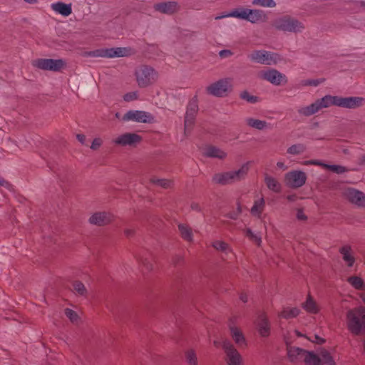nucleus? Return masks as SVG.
<instances>
[{
    "mask_svg": "<svg viewBox=\"0 0 365 365\" xmlns=\"http://www.w3.org/2000/svg\"><path fill=\"white\" fill-rule=\"evenodd\" d=\"M338 96L326 95L321 98L317 99L312 103L300 107L297 112L304 117L311 116L323 108H327L331 106H337Z\"/></svg>",
    "mask_w": 365,
    "mask_h": 365,
    "instance_id": "f257e3e1",
    "label": "nucleus"
},
{
    "mask_svg": "<svg viewBox=\"0 0 365 365\" xmlns=\"http://www.w3.org/2000/svg\"><path fill=\"white\" fill-rule=\"evenodd\" d=\"M250 162L244 163L237 170L216 173L212 177V182L225 185L244 180L250 170Z\"/></svg>",
    "mask_w": 365,
    "mask_h": 365,
    "instance_id": "f03ea898",
    "label": "nucleus"
},
{
    "mask_svg": "<svg viewBox=\"0 0 365 365\" xmlns=\"http://www.w3.org/2000/svg\"><path fill=\"white\" fill-rule=\"evenodd\" d=\"M272 25L277 31L288 33H301L305 28L302 22L290 15L278 16Z\"/></svg>",
    "mask_w": 365,
    "mask_h": 365,
    "instance_id": "7ed1b4c3",
    "label": "nucleus"
},
{
    "mask_svg": "<svg viewBox=\"0 0 365 365\" xmlns=\"http://www.w3.org/2000/svg\"><path fill=\"white\" fill-rule=\"evenodd\" d=\"M346 324L351 334L359 335L365 329V309L359 307L349 309L346 313Z\"/></svg>",
    "mask_w": 365,
    "mask_h": 365,
    "instance_id": "20e7f679",
    "label": "nucleus"
},
{
    "mask_svg": "<svg viewBox=\"0 0 365 365\" xmlns=\"http://www.w3.org/2000/svg\"><path fill=\"white\" fill-rule=\"evenodd\" d=\"M135 76L138 86L146 88L158 81L159 74L153 67L142 65L135 69Z\"/></svg>",
    "mask_w": 365,
    "mask_h": 365,
    "instance_id": "39448f33",
    "label": "nucleus"
},
{
    "mask_svg": "<svg viewBox=\"0 0 365 365\" xmlns=\"http://www.w3.org/2000/svg\"><path fill=\"white\" fill-rule=\"evenodd\" d=\"M130 55V49L125 47L105 48L86 52L85 56L101 58H119Z\"/></svg>",
    "mask_w": 365,
    "mask_h": 365,
    "instance_id": "423d86ee",
    "label": "nucleus"
},
{
    "mask_svg": "<svg viewBox=\"0 0 365 365\" xmlns=\"http://www.w3.org/2000/svg\"><path fill=\"white\" fill-rule=\"evenodd\" d=\"M232 79L224 78L211 83L206 90L209 94L215 97H225L232 91Z\"/></svg>",
    "mask_w": 365,
    "mask_h": 365,
    "instance_id": "0eeeda50",
    "label": "nucleus"
},
{
    "mask_svg": "<svg viewBox=\"0 0 365 365\" xmlns=\"http://www.w3.org/2000/svg\"><path fill=\"white\" fill-rule=\"evenodd\" d=\"M238 19L252 24H259L266 22L268 16L263 10L240 7L238 8Z\"/></svg>",
    "mask_w": 365,
    "mask_h": 365,
    "instance_id": "6e6552de",
    "label": "nucleus"
},
{
    "mask_svg": "<svg viewBox=\"0 0 365 365\" xmlns=\"http://www.w3.org/2000/svg\"><path fill=\"white\" fill-rule=\"evenodd\" d=\"M259 78L274 86H283L287 83L288 78L284 73L274 68H266L258 73Z\"/></svg>",
    "mask_w": 365,
    "mask_h": 365,
    "instance_id": "1a4fd4ad",
    "label": "nucleus"
},
{
    "mask_svg": "<svg viewBox=\"0 0 365 365\" xmlns=\"http://www.w3.org/2000/svg\"><path fill=\"white\" fill-rule=\"evenodd\" d=\"M250 61L260 64L271 66L276 64L277 55L264 50H256L248 55Z\"/></svg>",
    "mask_w": 365,
    "mask_h": 365,
    "instance_id": "9d476101",
    "label": "nucleus"
},
{
    "mask_svg": "<svg viewBox=\"0 0 365 365\" xmlns=\"http://www.w3.org/2000/svg\"><path fill=\"white\" fill-rule=\"evenodd\" d=\"M198 111V106L196 100L190 101L184 120V134L189 135L192 134V130L195 125V120Z\"/></svg>",
    "mask_w": 365,
    "mask_h": 365,
    "instance_id": "9b49d317",
    "label": "nucleus"
},
{
    "mask_svg": "<svg viewBox=\"0 0 365 365\" xmlns=\"http://www.w3.org/2000/svg\"><path fill=\"white\" fill-rule=\"evenodd\" d=\"M33 66L42 69L52 71H58L62 69L65 63L61 59L38 58L32 63Z\"/></svg>",
    "mask_w": 365,
    "mask_h": 365,
    "instance_id": "f8f14e48",
    "label": "nucleus"
},
{
    "mask_svg": "<svg viewBox=\"0 0 365 365\" xmlns=\"http://www.w3.org/2000/svg\"><path fill=\"white\" fill-rule=\"evenodd\" d=\"M222 346L225 352L228 365H240L242 364V357L240 353L230 341H223Z\"/></svg>",
    "mask_w": 365,
    "mask_h": 365,
    "instance_id": "ddd939ff",
    "label": "nucleus"
},
{
    "mask_svg": "<svg viewBox=\"0 0 365 365\" xmlns=\"http://www.w3.org/2000/svg\"><path fill=\"white\" fill-rule=\"evenodd\" d=\"M121 120L147 123L153 122L154 118L150 113L143 110H129L122 117Z\"/></svg>",
    "mask_w": 365,
    "mask_h": 365,
    "instance_id": "4468645a",
    "label": "nucleus"
},
{
    "mask_svg": "<svg viewBox=\"0 0 365 365\" xmlns=\"http://www.w3.org/2000/svg\"><path fill=\"white\" fill-rule=\"evenodd\" d=\"M307 180L305 173L300 170H294L285 175V182L291 188H299L302 187Z\"/></svg>",
    "mask_w": 365,
    "mask_h": 365,
    "instance_id": "2eb2a0df",
    "label": "nucleus"
},
{
    "mask_svg": "<svg viewBox=\"0 0 365 365\" xmlns=\"http://www.w3.org/2000/svg\"><path fill=\"white\" fill-rule=\"evenodd\" d=\"M365 105V98L359 96L342 97L338 96L337 107L356 109Z\"/></svg>",
    "mask_w": 365,
    "mask_h": 365,
    "instance_id": "dca6fc26",
    "label": "nucleus"
},
{
    "mask_svg": "<svg viewBox=\"0 0 365 365\" xmlns=\"http://www.w3.org/2000/svg\"><path fill=\"white\" fill-rule=\"evenodd\" d=\"M344 196L356 206L365 207V194L363 192L354 188H347L344 191Z\"/></svg>",
    "mask_w": 365,
    "mask_h": 365,
    "instance_id": "f3484780",
    "label": "nucleus"
},
{
    "mask_svg": "<svg viewBox=\"0 0 365 365\" xmlns=\"http://www.w3.org/2000/svg\"><path fill=\"white\" fill-rule=\"evenodd\" d=\"M88 221L91 225L105 226L113 221V215L107 212H97L90 217Z\"/></svg>",
    "mask_w": 365,
    "mask_h": 365,
    "instance_id": "a211bd4d",
    "label": "nucleus"
},
{
    "mask_svg": "<svg viewBox=\"0 0 365 365\" xmlns=\"http://www.w3.org/2000/svg\"><path fill=\"white\" fill-rule=\"evenodd\" d=\"M255 324L261 336L267 337L269 335L270 324L264 313H261L258 315Z\"/></svg>",
    "mask_w": 365,
    "mask_h": 365,
    "instance_id": "6ab92c4d",
    "label": "nucleus"
},
{
    "mask_svg": "<svg viewBox=\"0 0 365 365\" xmlns=\"http://www.w3.org/2000/svg\"><path fill=\"white\" fill-rule=\"evenodd\" d=\"M154 9L162 14H172L179 10V5L176 1H165L157 3L153 6Z\"/></svg>",
    "mask_w": 365,
    "mask_h": 365,
    "instance_id": "aec40b11",
    "label": "nucleus"
},
{
    "mask_svg": "<svg viewBox=\"0 0 365 365\" xmlns=\"http://www.w3.org/2000/svg\"><path fill=\"white\" fill-rule=\"evenodd\" d=\"M287 356L289 361L292 363H296L303 361L307 350L299 347L292 346L289 345L288 341H286Z\"/></svg>",
    "mask_w": 365,
    "mask_h": 365,
    "instance_id": "412c9836",
    "label": "nucleus"
},
{
    "mask_svg": "<svg viewBox=\"0 0 365 365\" xmlns=\"http://www.w3.org/2000/svg\"><path fill=\"white\" fill-rule=\"evenodd\" d=\"M51 9L56 14L63 16H68L72 13L71 4H65L61 1L55 2L51 4Z\"/></svg>",
    "mask_w": 365,
    "mask_h": 365,
    "instance_id": "4be33fe9",
    "label": "nucleus"
},
{
    "mask_svg": "<svg viewBox=\"0 0 365 365\" xmlns=\"http://www.w3.org/2000/svg\"><path fill=\"white\" fill-rule=\"evenodd\" d=\"M203 154L207 157L218 159H224L227 155L223 150L213 145H207L204 148Z\"/></svg>",
    "mask_w": 365,
    "mask_h": 365,
    "instance_id": "5701e85b",
    "label": "nucleus"
},
{
    "mask_svg": "<svg viewBox=\"0 0 365 365\" xmlns=\"http://www.w3.org/2000/svg\"><path fill=\"white\" fill-rule=\"evenodd\" d=\"M229 328L230 330V334L235 342L239 346L245 344V339L242 332L237 327L233 326L231 323L229 324Z\"/></svg>",
    "mask_w": 365,
    "mask_h": 365,
    "instance_id": "b1692460",
    "label": "nucleus"
},
{
    "mask_svg": "<svg viewBox=\"0 0 365 365\" xmlns=\"http://www.w3.org/2000/svg\"><path fill=\"white\" fill-rule=\"evenodd\" d=\"M246 123L249 126L257 130H268L272 128L270 123L252 118H247Z\"/></svg>",
    "mask_w": 365,
    "mask_h": 365,
    "instance_id": "393cba45",
    "label": "nucleus"
},
{
    "mask_svg": "<svg viewBox=\"0 0 365 365\" xmlns=\"http://www.w3.org/2000/svg\"><path fill=\"white\" fill-rule=\"evenodd\" d=\"M339 252L342 255L343 259L346 262L347 265L352 267L355 262V258L351 254V247L345 245L340 248Z\"/></svg>",
    "mask_w": 365,
    "mask_h": 365,
    "instance_id": "a878e982",
    "label": "nucleus"
},
{
    "mask_svg": "<svg viewBox=\"0 0 365 365\" xmlns=\"http://www.w3.org/2000/svg\"><path fill=\"white\" fill-rule=\"evenodd\" d=\"M264 182L270 190L274 192H279L281 191L280 183L275 178L268 174H264Z\"/></svg>",
    "mask_w": 365,
    "mask_h": 365,
    "instance_id": "bb28decb",
    "label": "nucleus"
},
{
    "mask_svg": "<svg viewBox=\"0 0 365 365\" xmlns=\"http://www.w3.org/2000/svg\"><path fill=\"white\" fill-rule=\"evenodd\" d=\"M303 361L306 365H321V359L312 351H307Z\"/></svg>",
    "mask_w": 365,
    "mask_h": 365,
    "instance_id": "cd10ccee",
    "label": "nucleus"
},
{
    "mask_svg": "<svg viewBox=\"0 0 365 365\" xmlns=\"http://www.w3.org/2000/svg\"><path fill=\"white\" fill-rule=\"evenodd\" d=\"M265 205L264 199L261 197L260 199L255 200L254 205L251 208V213L255 216L259 217L262 214Z\"/></svg>",
    "mask_w": 365,
    "mask_h": 365,
    "instance_id": "c85d7f7f",
    "label": "nucleus"
},
{
    "mask_svg": "<svg viewBox=\"0 0 365 365\" xmlns=\"http://www.w3.org/2000/svg\"><path fill=\"white\" fill-rule=\"evenodd\" d=\"M78 141L82 144L86 146H88L90 143L91 148L93 150H97L103 143L102 138H93V141H91V138H78Z\"/></svg>",
    "mask_w": 365,
    "mask_h": 365,
    "instance_id": "c756f323",
    "label": "nucleus"
},
{
    "mask_svg": "<svg viewBox=\"0 0 365 365\" xmlns=\"http://www.w3.org/2000/svg\"><path fill=\"white\" fill-rule=\"evenodd\" d=\"M178 229L182 237L189 242L192 241V232L190 227L184 224H180Z\"/></svg>",
    "mask_w": 365,
    "mask_h": 365,
    "instance_id": "7c9ffc66",
    "label": "nucleus"
},
{
    "mask_svg": "<svg viewBox=\"0 0 365 365\" xmlns=\"http://www.w3.org/2000/svg\"><path fill=\"white\" fill-rule=\"evenodd\" d=\"M140 140L141 138H116L115 143L123 146L135 147L140 143Z\"/></svg>",
    "mask_w": 365,
    "mask_h": 365,
    "instance_id": "2f4dec72",
    "label": "nucleus"
},
{
    "mask_svg": "<svg viewBox=\"0 0 365 365\" xmlns=\"http://www.w3.org/2000/svg\"><path fill=\"white\" fill-rule=\"evenodd\" d=\"M299 312V309L296 307L292 309L286 308L279 314V317L284 319H291L298 316Z\"/></svg>",
    "mask_w": 365,
    "mask_h": 365,
    "instance_id": "473e14b6",
    "label": "nucleus"
},
{
    "mask_svg": "<svg viewBox=\"0 0 365 365\" xmlns=\"http://www.w3.org/2000/svg\"><path fill=\"white\" fill-rule=\"evenodd\" d=\"M319 356L321 359V364L334 365V359L328 351L325 349L322 350Z\"/></svg>",
    "mask_w": 365,
    "mask_h": 365,
    "instance_id": "72a5a7b5",
    "label": "nucleus"
},
{
    "mask_svg": "<svg viewBox=\"0 0 365 365\" xmlns=\"http://www.w3.org/2000/svg\"><path fill=\"white\" fill-rule=\"evenodd\" d=\"M252 5L264 8H274L276 2L274 0H252Z\"/></svg>",
    "mask_w": 365,
    "mask_h": 365,
    "instance_id": "f704fd0d",
    "label": "nucleus"
},
{
    "mask_svg": "<svg viewBox=\"0 0 365 365\" xmlns=\"http://www.w3.org/2000/svg\"><path fill=\"white\" fill-rule=\"evenodd\" d=\"M150 182L158 186H160L163 188H169L172 185V181L167 179H158L156 178H150Z\"/></svg>",
    "mask_w": 365,
    "mask_h": 365,
    "instance_id": "c9c22d12",
    "label": "nucleus"
},
{
    "mask_svg": "<svg viewBox=\"0 0 365 365\" xmlns=\"http://www.w3.org/2000/svg\"><path fill=\"white\" fill-rule=\"evenodd\" d=\"M306 150V147L303 144H295L289 147L287 153L292 155H299L303 153Z\"/></svg>",
    "mask_w": 365,
    "mask_h": 365,
    "instance_id": "e433bc0d",
    "label": "nucleus"
},
{
    "mask_svg": "<svg viewBox=\"0 0 365 365\" xmlns=\"http://www.w3.org/2000/svg\"><path fill=\"white\" fill-rule=\"evenodd\" d=\"M73 291L81 295V296H84L87 293V290L84 286V284L80 282V281H75L73 283Z\"/></svg>",
    "mask_w": 365,
    "mask_h": 365,
    "instance_id": "4c0bfd02",
    "label": "nucleus"
},
{
    "mask_svg": "<svg viewBox=\"0 0 365 365\" xmlns=\"http://www.w3.org/2000/svg\"><path fill=\"white\" fill-rule=\"evenodd\" d=\"M185 359L190 365H197V359L193 349L187 350L185 352Z\"/></svg>",
    "mask_w": 365,
    "mask_h": 365,
    "instance_id": "58836bf2",
    "label": "nucleus"
},
{
    "mask_svg": "<svg viewBox=\"0 0 365 365\" xmlns=\"http://www.w3.org/2000/svg\"><path fill=\"white\" fill-rule=\"evenodd\" d=\"M303 307L307 312H309L312 313H316L317 312L316 304L310 296H309L306 302L303 304Z\"/></svg>",
    "mask_w": 365,
    "mask_h": 365,
    "instance_id": "ea45409f",
    "label": "nucleus"
},
{
    "mask_svg": "<svg viewBox=\"0 0 365 365\" xmlns=\"http://www.w3.org/2000/svg\"><path fill=\"white\" fill-rule=\"evenodd\" d=\"M18 140H16L14 138H7V142L9 144L14 145L19 148L27 147L29 142L26 140V138H18Z\"/></svg>",
    "mask_w": 365,
    "mask_h": 365,
    "instance_id": "a19ab883",
    "label": "nucleus"
},
{
    "mask_svg": "<svg viewBox=\"0 0 365 365\" xmlns=\"http://www.w3.org/2000/svg\"><path fill=\"white\" fill-rule=\"evenodd\" d=\"M233 17L238 19V8L235 9L230 12H224L220 15H217L215 17V20H220L224 18Z\"/></svg>",
    "mask_w": 365,
    "mask_h": 365,
    "instance_id": "79ce46f5",
    "label": "nucleus"
},
{
    "mask_svg": "<svg viewBox=\"0 0 365 365\" xmlns=\"http://www.w3.org/2000/svg\"><path fill=\"white\" fill-rule=\"evenodd\" d=\"M324 167L337 174H341L346 171V168L341 165H324Z\"/></svg>",
    "mask_w": 365,
    "mask_h": 365,
    "instance_id": "37998d69",
    "label": "nucleus"
},
{
    "mask_svg": "<svg viewBox=\"0 0 365 365\" xmlns=\"http://www.w3.org/2000/svg\"><path fill=\"white\" fill-rule=\"evenodd\" d=\"M212 246L217 250L224 252H226L229 250L228 245L222 241H215L213 242Z\"/></svg>",
    "mask_w": 365,
    "mask_h": 365,
    "instance_id": "c03bdc74",
    "label": "nucleus"
},
{
    "mask_svg": "<svg viewBox=\"0 0 365 365\" xmlns=\"http://www.w3.org/2000/svg\"><path fill=\"white\" fill-rule=\"evenodd\" d=\"M240 98L249 103H256L257 101V98L256 96H252L247 91H245L240 93Z\"/></svg>",
    "mask_w": 365,
    "mask_h": 365,
    "instance_id": "a18cd8bd",
    "label": "nucleus"
},
{
    "mask_svg": "<svg viewBox=\"0 0 365 365\" xmlns=\"http://www.w3.org/2000/svg\"><path fill=\"white\" fill-rule=\"evenodd\" d=\"M349 282L356 289H361L362 287L363 281L360 277H351L349 279Z\"/></svg>",
    "mask_w": 365,
    "mask_h": 365,
    "instance_id": "49530a36",
    "label": "nucleus"
},
{
    "mask_svg": "<svg viewBox=\"0 0 365 365\" xmlns=\"http://www.w3.org/2000/svg\"><path fill=\"white\" fill-rule=\"evenodd\" d=\"M241 212H242L241 205L240 203H237V207L236 210L230 212L229 213H227L226 215V217H227L232 220H236V219H237L239 215L241 214Z\"/></svg>",
    "mask_w": 365,
    "mask_h": 365,
    "instance_id": "de8ad7c7",
    "label": "nucleus"
},
{
    "mask_svg": "<svg viewBox=\"0 0 365 365\" xmlns=\"http://www.w3.org/2000/svg\"><path fill=\"white\" fill-rule=\"evenodd\" d=\"M65 314L71 320V322H77L78 317L77 313L75 311L67 308L65 309Z\"/></svg>",
    "mask_w": 365,
    "mask_h": 365,
    "instance_id": "09e8293b",
    "label": "nucleus"
},
{
    "mask_svg": "<svg viewBox=\"0 0 365 365\" xmlns=\"http://www.w3.org/2000/svg\"><path fill=\"white\" fill-rule=\"evenodd\" d=\"M138 98V93L136 91L129 92L123 96V100L127 102L133 101Z\"/></svg>",
    "mask_w": 365,
    "mask_h": 365,
    "instance_id": "8fccbe9b",
    "label": "nucleus"
},
{
    "mask_svg": "<svg viewBox=\"0 0 365 365\" xmlns=\"http://www.w3.org/2000/svg\"><path fill=\"white\" fill-rule=\"evenodd\" d=\"M138 259L139 260V262L140 263H142L148 270H151L153 269V265L152 264H150L147 259H144L141 257H139L138 258Z\"/></svg>",
    "mask_w": 365,
    "mask_h": 365,
    "instance_id": "3c124183",
    "label": "nucleus"
},
{
    "mask_svg": "<svg viewBox=\"0 0 365 365\" xmlns=\"http://www.w3.org/2000/svg\"><path fill=\"white\" fill-rule=\"evenodd\" d=\"M0 186H3L9 190H13L12 185L2 178H0Z\"/></svg>",
    "mask_w": 365,
    "mask_h": 365,
    "instance_id": "603ef678",
    "label": "nucleus"
},
{
    "mask_svg": "<svg viewBox=\"0 0 365 365\" xmlns=\"http://www.w3.org/2000/svg\"><path fill=\"white\" fill-rule=\"evenodd\" d=\"M250 240L254 242L255 244H257L258 246L260 245L262 242V239L260 236H258L256 234H254L252 237H251Z\"/></svg>",
    "mask_w": 365,
    "mask_h": 365,
    "instance_id": "864d4df0",
    "label": "nucleus"
},
{
    "mask_svg": "<svg viewBox=\"0 0 365 365\" xmlns=\"http://www.w3.org/2000/svg\"><path fill=\"white\" fill-rule=\"evenodd\" d=\"M219 54L220 57L227 58L232 56V53L230 50H222Z\"/></svg>",
    "mask_w": 365,
    "mask_h": 365,
    "instance_id": "5fc2aeb1",
    "label": "nucleus"
},
{
    "mask_svg": "<svg viewBox=\"0 0 365 365\" xmlns=\"http://www.w3.org/2000/svg\"><path fill=\"white\" fill-rule=\"evenodd\" d=\"M124 233L127 237H130L134 235L135 230L133 229L127 228L124 230Z\"/></svg>",
    "mask_w": 365,
    "mask_h": 365,
    "instance_id": "6e6d98bb",
    "label": "nucleus"
},
{
    "mask_svg": "<svg viewBox=\"0 0 365 365\" xmlns=\"http://www.w3.org/2000/svg\"><path fill=\"white\" fill-rule=\"evenodd\" d=\"M297 217L299 220H304L307 219V216L304 214L303 211L302 210H298L297 213Z\"/></svg>",
    "mask_w": 365,
    "mask_h": 365,
    "instance_id": "4d7b16f0",
    "label": "nucleus"
},
{
    "mask_svg": "<svg viewBox=\"0 0 365 365\" xmlns=\"http://www.w3.org/2000/svg\"><path fill=\"white\" fill-rule=\"evenodd\" d=\"M304 165H322L324 166V164L317 161V160H308V161H305L304 163Z\"/></svg>",
    "mask_w": 365,
    "mask_h": 365,
    "instance_id": "13d9d810",
    "label": "nucleus"
},
{
    "mask_svg": "<svg viewBox=\"0 0 365 365\" xmlns=\"http://www.w3.org/2000/svg\"><path fill=\"white\" fill-rule=\"evenodd\" d=\"M191 209L197 212H201L200 206L196 202H192L191 204Z\"/></svg>",
    "mask_w": 365,
    "mask_h": 365,
    "instance_id": "bf43d9fd",
    "label": "nucleus"
},
{
    "mask_svg": "<svg viewBox=\"0 0 365 365\" xmlns=\"http://www.w3.org/2000/svg\"><path fill=\"white\" fill-rule=\"evenodd\" d=\"M254 234L255 233H253L252 231L250 228H247L245 230V235L250 239L251 238V237H252L254 235Z\"/></svg>",
    "mask_w": 365,
    "mask_h": 365,
    "instance_id": "052dcab7",
    "label": "nucleus"
},
{
    "mask_svg": "<svg viewBox=\"0 0 365 365\" xmlns=\"http://www.w3.org/2000/svg\"><path fill=\"white\" fill-rule=\"evenodd\" d=\"M314 338L316 339V342L318 343V344H323L325 341V340L324 339L319 337L317 335H314Z\"/></svg>",
    "mask_w": 365,
    "mask_h": 365,
    "instance_id": "680f3d73",
    "label": "nucleus"
},
{
    "mask_svg": "<svg viewBox=\"0 0 365 365\" xmlns=\"http://www.w3.org/2000/svg\"><path fill=\"white\" fill-rule=\"evenodd\" d=\"M310 81H311L310 86H317L321 83V81L319 80H310Z\"/></svg>",
    "mask_w": 365,
    "mask_h": 365,
    "instance_id": "e2e57ef3",
    "label": "nucleus"
},
{
    "mask_svg": "<svg viewBox=\"0 0 365 365\" xmlns=\"http://www.w3.org/2000/svg\"><path fill=\"white\" fill-rule=\"evenodd\" d=\"M240 299L243 302H247V296L245 294H242L240 295Z\"/></svg>",
    "mask_w": 365,
    "mask_h": 365,
    "instance_id": "0e129e2a",
    "label": "nucleus"
},
{
    "mask_svg": "<svg viewBox=\"0 0 365 365\" xmlns=\"http://www.w3.org/2000/svg\"><path fill=\"white\" fill-rule=\"evenodd\" d=\"M277 166L279 168H282V169H285V168H286V167H285V165H284V163H282V162H278V163H277Z\"/></svg>",
    "mask_w": 365,
    "mask_h": 365,
    "instance_id": "69168bd1",
    "label": "nucleus"
},
{
    "mask_svg": "<svg viewBox=\"0 0 365 365\" xmlns=\"http://www.w3.org/2000/svg\"><path fill=\"white\" fill-rule=\"evenodd\" d=\"M24 1L29 4H36L38 2V0H24Z\"/></svg>",
    "mask_w": 365,
    "mask_h": 365,
    "instance_id": "338daca9",
    "label": "nucleus"
},
{
    "mask_svg": "<svg viewBox=\"0 0 365 365\" xmlns=\"http://www.w3.org/2000/svg\"><path fill=\"white\" fill-rule=\"evenodd\" d=\"M295 199H296V195H291L287 196V200L289 201H294Z\"/></svg>",
    "mask_w": 365,
    "mask_h": 365,
    "instance_id": "774afa93",
    "label": "nucleus"
}]
</instances>
